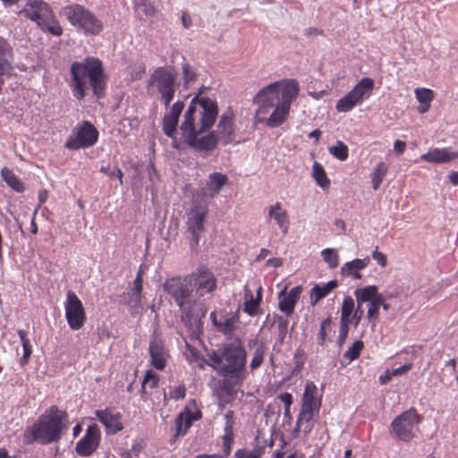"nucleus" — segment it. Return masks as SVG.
Wrapping results in <instances>:
<instances>
[{
    "instance_id": "obj_44",
    "label": "nucleus",
    "mask_w": 458,
    "mask_h": 458,
    "mask_svg": "<svg viewBox=\"0 0 458 458\" xmlns=\"http://www.w3.org/2000/svg\"><path fill=\"white\" fill-rule=\"evenodd\" d=\"M364 344L362 341H356L352 344V345L344 352V357L350 361L356 360L360 354L361 350L363 349Z\"/></svg>"
},
{
    "instance_id": "obj_24",
    "label": "nucleus",
    "mask_w": 458,
    "mask_h": 458,
    "mask_svg": "<svg viewBox=\"0 0 458 458\" xmlns=\"http://www.w3.org/2000/svg\"><path fill=\"white\" fill-rule=\"evenodd\" d=\"M370 259L369 257L364 259H355L346 262L341 268V274L344 276H352L355 279H360V271L369 266Z\"/></svg>"
},
{
    "instance_id": "obj_8",
    "label": "nucleus",
    "mask_w": 458,
    "mask_h": 458,
    "mask_svg": "<svg viewBox=\"0 0 458 458\" xmlns=\"http://www.w3.org/2000/svg\"><path fill=\"white\" fill-rule=\"evenodd\" d=\"M321 400L318 395V387L313 382H308L301 399V410L298 417L297 427L300 430L309 432L310 421L318 412Z\"/></svg>"
},
{
    "instance_id": "obj_47",
    "label": "nucleus",
    "mask_w": 458,
    "mask_h": 458,
    "mask_svg": "<svg viewBox=\"0 0 458 458\" xmlns=\"http://www.w3.org/2000/svg\"><path fill=\"white\" fill-rule=\"evenodd\" d=\"M331 325V319L330 318H326L322 321L320 325V329L318 336V343L320 345H323L325 343L326 335H327V330L330 328Z\"/></svg>"
},
{
    "instance_id": "obj_36",
    "label": "nucleus",
    "mask_w": 458,
    "mask_h": 458,
    "mask_svg": "<svg viewBox=\"0 0 458 458\" xmlns=\"http://www.w3.org/2000/svg\"><path fill=\"white\" fill-rule=\"evenodd\" d=\"M239 324V318L236 316H225L223 321L220 322L217 331L223 333L225 335H231Z\"/></svg>"
},
{
    "instance_id": "obj_28",
    "label": "nucleus",
    "mask_w": 458,
    "mask_h": 458,
    "mask_svg": "<svg viewBox=\"0 0 458 458\" xmlns=\"http://www.w3.org/2000/svg\"><path fill=\"white\" fill-rule=\"evenodd\" d=\"M244 292L245 301L243 303V311L250 316H255L257 315L258 308L261 301L262 288L259 287L256 297L253 296L251 291L247 287L244 288Z\"/></svg>"
},
{
    "instance_id": "obj_43",
    "label": "nucleus",
    "mask_w": 458,
    "mask_h": 458,
    "mask_svg": "<svg viewBox=\"0 0 458 458\" xmlns=\"http://www.w3.org/2000/svg\"><path fill=\"white\" fill-rule=\"evenodd\" d=\"M415 96L420 104H430L434 98L433 90L426 88H417L415 89Z\"/></svg>"
},
{
    "instance_id": "obj_42",
    "label": "nucleus",
    "mask_w": 458,
    "mask_h": 458,
    "mask_svg": "<svg viewBox=\"0 0 458 458\" xmlns=\"http://www.w3.org/2000/svg\"><path fill=\"white\" fill-rule=\"evenodd\" d=\"M354 310V301L351 296L344 299L341 311V320L350 322V317Z\"/></svg>"
},
{
    "instance_id": "obj_55",
    "label": "nucleus",
    "mask_w": 458,
    "mask_h": 458,
    "mask_svg": "<svg viewBox=\"0 0 458 458\" xmlns=\"http://www.w3.org/2000/svg\"><path fill=\"white\" fill-rule=\"evenodd\" d=\"M349 323L348 321H342L341 320V327H340V331H339V342L340 344H342L344 339L346 338L347 336V334H348V330H349Z\"/></svg>"
},
{
    "instance_id": "obj_41",
    "label": "nucleus",
    "mask_w": 458,
    "mask_h": 458,
    "mask_svg": "<svg viewBox=\"0 0 458 458\" xmlns=\"http://www.w3.org/2000/svg\"><path fill=\"white\" fill-rule=\"evenodd\" d=\"M233 441V425L228 420L225 428V436L223 437V449L225 455H228L231 451V445Z\"/></svg>"
},
{
    "instance_id": "obj_13",
    "label": "nucleus",
    "mask_w": 458,
    "mask_h": 458,
    "mask_svg": "<svg viewBox=\"0 0 458 458\" xmlns=\"http://www.w3.org/2000/svg\"><path fill=\"white\" fill-rule=\"evenodd\" d=\"M64 309L69 327L72 330L81 329L86 321V313L82 302L74 292H67Z\"/></svg>"
},
{
    "instance_id": "obj_5",
    "label": "nucleus",
    "mask_w": 458,
    "mask_h": 458,
    "mask_svg": "<svg viewBox=\"0 0 458 458\" xmlns=\"http://www.w3.org/2000/svg\"><path fill=\"white\" fill-rule=\"evenodd\" d=\"M208 357L211 361L208 365L222 376L236 379L242 377L246 364V352L240 340L225 345L220 352H212Z\"/></svg>"
},
{
    "instance_id": "obj_1",
    "label": "nucleus",
    "mask_w": 458,
    "mask_h": 458,
    "mask_svg": "<svg viewBox=\"0 0 458 458\" xmlns=\"http://www.w3.org/2000/svg\"><path fill=\"white\" fill-rule=\"evenodd\" d=\"M218 108L216 101L203 98L191 102L180 126L185 142L199 151H210L218 142L230 144L233 135V115L231 111L223 114L215 131L204 134L217 118Z\"/></svg>"
},
{
    "instance_id": "obj_48",
    "label": "nucleus",
    "mask_w": 458,
    "mask_h": 458,
    "mask_svg": "<svg viewBox=\"0 0 458 458\" xmlns=\"http://www.w3.org/2000/svg\"><path fill=\"white\" fill-rule=\"evenodd\" d=\"M100 172L109 175L111 178H118L120 183L123 184V172L119 167H114L113 170L110 169L109 165L102 166Z\"/></svg>"
},
{
    "instance_id": "obj_14",
    "label": "nucleus",
    "mask_w": 458,
    "mask_h": 458,
    "mask_svg": "<svg viewBox=\"0 0 458 458\" xmlns=\"http://www.w3.org/2000/svg\"><path fill=\"white\" fill-rule=\"evenodd\" d=\"M64 13L72 26L79 29H97L100 27L93 13L80 4H72L64 9Z\"/></svg>"
},
{
    "instance_id": "obj_7",
    "label": "nucleus",
    "mask_w": 458,
    "mask_h": 458,
    "mask_svg": "<svg viewBox=\"0 0 458 458\" xmlns=\"http://www.w3.org/2000/svg\"><path fill=\"white\" fill-rule=\"evenodd\" d=\"M177 75L173 69L166 67L157 68L148 81V90L156 91L165 108L169 107L174 99L176 89Z\"/></svg>"
},
{
    "instance_id": "obj_18",
    "label": "nucleus",
    "mask_w": 458,
    "mask_h": 458,
    "mask_svg": "<svg viewBox=\"0 0 458 458\" xmlns=\"http://www.w3.org/2000/svg\"><path fill=\"white\" fill-rule=\"evenodd\" d=\"M184 108L182 101H176L173 106L169 105L162 121V129L164 133L169 138H174L176 134V128L178 119Z\"/></svg>"
},
{
    "instance_id": "obj_40",
    "label": "nucleus",
    "mask_w": 458,
    "mask_h": 458,
    "mask_svg": "<svg viewBox=\"0 0 458 458\" xmlns=\"http://www.w3.org/2000/svg\"><path fill=\"white\" fill-rule=\"evenodd\" d=\"M158 385V377L152 370H148L141 383V391L147 394V389H153Z\"/></svg>"
},
{
    "instance_id": "obj_63",
    "label": "nucleus",
    "mask_w": 458,
    "mask_h": 458,
    "mask_svg": "<svg viewBox=\"0 0 458 458\" xmlns=\"http://www.w3.org/2000/svg\"><path fill=\"white\" fill-rule=\"evenodd\" d=\"M48 197V192L46 190L40 191L38 193V200L39 204H43L46 202Z\"/></svg>"
},
{
    "instance_id": "obj_22",
    "label": "nucleus",
    "mask_w": 458,
    "mask_h": 458,
    "mask_svg": "<svg viewBox=\"0 0 458 458\" xmlns=\"http://www.w3.org/2000/svg\"><path fill=\"white\" fill-rule=\"evenodd\" d=\"M267 216L276 222L284 235L288 233L290 225L289 216L280 202H276L268 207Z\"/></svg>"
},
{
    "instance_id": "obj_25",
    "label": "nucleus",
    "mask_w": 458,
    "mask_h": 458,
    "mask_svg": "<svg viewBox=\"0 0 458 458\" xmlns=\"http://www.w3.org/2000/svg\"><path fill=\"white\" fill-rule=\"evenodd\" d=\"M13 58V48L5 39L0 38V75L11 73Z\"/></svg>"
},
{
    "instance_id": "obj_64",
    "label": "nucleus",
    "mask_w": 458,
    "mask_h": 458,
    "mask_svg": "<svg viewBox=\"0 0 458 458\" xmlns=\"http://www.w3.org/2000/svg\"><path fill=\"white\" fill-rule=\"evenodd\" d=\"M449 180L453 184L458 185V172H451L449 174Z\"/></svg>"
},
{
    "instance_id": "obj_52",
    "label": "nucleus",
    "mask_w": 458,
    "mask_h": 458,
    "mask_svg": "<svg viewBox=\"0 0 458 458\" xmlns=\"http://www.w3.org/2000/svg\"><path fill=\"white\" fill-rule=\"evenodd\" d=\"M186 388L183 385H180L174 388L170 394V397L174 400L183 399L185 397Z\"/></svg>"
},
{
    "instance_id": "obj_20",
    "label": "nucleus",
    "mask_w": 458,
    "mask_h": 458,
    "mask_svg": "<svg viewBox=\"0 0 458 458\" xmlns=\"http://www.w3.org/2000/svg\"><path fill=\"white\" fill-rule=\"evenodd\" d=\"M148 351L151 365L155 369L162 370L165 367L168 357L163 341L157 335H154L149 343Z\"/></svg>"
},
{
    "instance_id": "obj_6",
    "label": "nucleus",
    "mask_w": 458,
    "mask_h": 458,
    "mask_svg": "<svg viewBox=\"0 0 458 458\" xmlns=\"http://www.w3.org/2000/svg\"><path fill=\"white\" fill-rule=\"evenodd\" d=\"M165 291L170 294L180 310L187 316H191L197 299L193 294V288L189 275L183 277H172L164 284Z\"/></svg>"
},
{
    "instance_id": "obj_39",
    "label": "nucleus",
    "mask_w": 458,
    "mask_h": 458,
    "mask_svg": "<svg viewBox=\"0 0 458 458\" xmlns=\"http://www.w3.org/2000/svg\"><path fill=\"white\" fill-rule=\"evenodd\" d=\"M328 151L335 158L344 161L348 157L349 149L348 147L341 140L336 142V145L329 147Z\"/></svg>"
},
{
    "instance_id": "obj_62",
    "label": "nucleus",
    "mask_w": 458,
    "mask_h": 458,
    "mask_svg": "<svg viewBox=\"0 0 458 458\" xmlns=\"http://www.w3.org/2000/svg\"><path fill=\"white\" fill-rule=\"evenodd\" d=\"M391 371H386L384 375L379 377V382L381 385H386L392 377Z\"/></svg>"
},
{
    "instance_id": "obj_60",
    "label": "nucleus",
    "mask_w": 458,
    "mask_h": 458,
    "mask_svg": "<svg viewBox=\"0 0 458 458\" xmlns=\"http://www.w3.org/2000/svg\"><path fill=\"white\" fill-rule=\"evenodd\" d=\"M267 265L273 267H279L283 265V260L280 258H272L267 261Z\"/></svg>"
},
{
    "instance_id": "obj_15",
    "label": "nucleus",
    "mask_w": 458,
    "mask_h": 458,
    "mask_svg": "<svg viewBox=\"0 0 458 458\" xmlns=\"http://www.w3.org/2000/svg\"><path fill=\"white\" fill-rule=\"evenodd\" d=\"M191 286L196 288V294L199 297L205 293H212L216 288V279L212 272L206 267H199L195 272L189 275Z\"/></svg>"
},
{
    "instance_id": "obj_57",
    "label": "nucleus",
    "mask_w": 458,
    "mask_h": 458,
    "mask_svg": "<svg viewBox=\"0 0 458 458\" xmlns=\"http://www.w3.org/2000/svg\"><path fill=\"white\" fill-rule=\"evenodd\" d=\"M361 307L362 306H359V304H357V309L354 310V313L352 315V320L355 326H357L360 322L363 317L364 311L361 309Z\"/></svg>"
},
{
    "instance_id": "obj_11",
    "label": "nucleus",
    "mask_w": 458,
    "mask_h": 458,
    "mask_svg": "<svg viewBox=\"0 0 458 458\" xmlns=\"http://www.w3.org/2000/svg\"><path fill=\"white\" fill-rule=\"evenodd\" d=\"M354 296L359 306H362L365 302L369 303L367 318L375 326L378 318L379 309L383 304V294L378 293L377 286L368 285L357 288L354 291Z\"/></svg>"
},
{
    "instance_id": "obj_34",
    "label": "nucleus",
    "mask_w": 458,
    "mask_h": 458,
    "mask_svg": "<svg viewBox=\"0 0 458 458\" xmlns=\"http://www.w3.org/2000/svg\"><path fill=\"white\" fill-rule=\"evenodd\" d=\"M3 180L17 192H22L24 191V185L20 179L14 174V173L4 167L1 171Z\"/></svg>"
},
{
    "instance_id": "obj_16",
    "label": "nucleus",
    "mask_w": 458,
    "mask_h": 458,
    "mask_svg": "<svg viewBox=\"0 0 458 458\" xmlns=\"http://www.w3.org/2000/svg\"><path fill=\"white\" fill-rule=\"evenodd\" d=\"M208 214L206 207L196 206L192 208L187 216L188 232L191 234L192 245L199 244V235L204 231V221Z\"/></svg>"
},
{
    "instance_id": "obj_4",
    "label": "nucleus",
    "mask_w": 458,
    "mask_h": 458,
    "mask_svg": "<svg viewBox=\"0 0 458 458\" xmlns=\"http://www.w3.org/2000/svg\"><path fill=\"white\" fill-rule=\"evenodd\" d=\"M66 414L61 411L57 406H51L39 416L38 420L24 431L26 444L38 442L47 445L57 442L62 437V432L65 428L64 420Z\"/></svg>"
},
{
    "instance_id": "obj_33",
    "label": "nucleus",
    "mask_w": 458,
    "mask_h": 458,
    "mask_svg": "<svg viewBox=\"0 0 458 458\" xmlns=\"http://www.w3.org/2000/svg\"><path fill=\"white\" fill-rule=\"evenodd\" d=\"M48 12V6L47 4L40 2L38 8L35 9L33 6H31L30 9H25L23 13L26 14L28 18H30L31 21H35L38 26L42 27L43 26V13H47Z\"/></svg>"
},
{
    "instance_id": "obj_54",
    "label": "nucleus",
    "mask_w": 458,
    "mask_h": 458,
    "mask_svg": "<svg viewBox=\"0 0 458 458\" xmlns=\"http://www.w3.org/2000/svg\"><path fill=\"white\" fill-rule=\"evenodd\" d=\"M372 258L382 267H385L387 264L386 256L384 253L377 251V250L372 252Z\"/></svg>"
},
{
    "instance_id": "obj_46",
    "label": "nucleus",
    "mask_w": 458,
    "mask_h": 458,
    "mask_svg": "<svg viewBox=\"0 0 458 458\" xmlns=\"http://www.w3.org/2000/svg\"><path fill=\"white\" fill-rule=\"evenodd\" d=\"M191 426V419L189 415L180 414L176 420L177 434H184Z\"/></svg>"
},
{
    "instance_id": "obj_45",
    "label": "nucleus",
    "mask_w": 458,
    "mask_h": 458,
    "mask_svg": "<svg viewBox=\"0 0 458 458\" xmlns=\"http://www.w3.org/2000/svg\"><path fill=\"white\" fill-rule=\"evenodd\" d=\"M321 255L329 267L335 268L338 266V254L335 249H325L322 250Z\"/></svg>"
},
{
    "instance_id": "obj_58",
    "label": "nucleus",
    "mask_w": 458,
    "mask_h": 458,
    "mask_svg": "<svg viewBox=\"0 0 458 458\" xmlns=\"http://www.w3.org/2000/svg\"><path fill=\"white\" fill-rule=\"evenodd\" d=\"M281 401L284 403V406L286 407V411H289L290 406L293 403V396L289 393H284L280 395Z\"/></svg>"
},
{
    "instance_id": "obj_29",
    "label": "nucleus",
    "mask_w": 458,
    "mask_h": 458,
    "mask_svg": "<svg viewBox=\"0 0 458 458\" xmlns=\"http://www.w3.org/2000/svg\"><path fill=\"white\" fill-rule=\"evenodd\" d=\"M338 285L336 280H332L324 285L315 284L310 293L311 305H316Z\"/></svg>"
},
{
    "instance_id": "obj_12",
    "label": "nucleus",
    "mask_w": 458,
    "mask_h": 458,
    "mask_svg": "<svg viewBox=\"0 0 458 458\" xmlns=\"http://www.w3.org/2000/svg\"><path fill=\"white\" fill-rule=\"evenodd\" d=\"M98 137V132L96 128L89 122L84 121L78 123L72 130L68 140L65 143V148L69 149H79L93 146Z\"/></svg>"
},
{
    "instance_id": "obj_35",
    "label": "nucleus",
    "mask_w": 458,
    "mask_h": 458,
    "mask_svg": "<svg viewBox=\"0 0 458 458\" xmlns=\"http://www.w3.org/2000/svg\"><path fill=\"white\" fill-rule=\"evenodd\" d=\"M312 176L323 190L329 188L330 181L328 180L323 166L317 161H315L312 165Z\"/></svg>"
},
{
    "instance_id": "obj_27",
    "label": "nucleus",
    "mask_w": 458,
    "mask_h": 458,
    "mask_svg": "<svg viewBox=\"0 0 458 458\" xmlns=\"http://www.w3.org/2000/svg\"><path fill=\"white\" fill-rule=\"evenodd\" d=\"M301 293V286H295L281 300L279 308L286 316H290L294 310L295 304Z\"/></svg>"
},
{
    "instance_id": "obj_9",
    "label": "nucleus",
    "mask_w": 458,
    "mask_h": 458,
    "mask_svg": "<svg viewBox=\"0 0 458 458\" xmlns=\"http://www.w3.org/2000/svg\"><path fill=\"white\" fill-rule=\"evenodd\" d=\"M420 423V415L414 408H411L392 421L391 428L398 439L410 442L416 436Z\"/></svg>"
},
{
    "instance_id": "obj_2",
    "label": "nucleus",
    "mask_w": 458,
    "mask_h": 458,
    "mask_svg": "<svg viewBox=\"0 0 458 458\" xmlns=\"http://www.w3.org/2000/svg\"><path fill=\"white\" fill-rule=\"evenodd\" d=\"M295 80H281L260 89L253 102L258 106L256 123H266L270 128L278 127L286 119L292 102L299 95Z\"/></svg>"
},
{
    "instance_id": "obj_3",
    "label": "nucleus",
    "mask_w": 458,
    "mask_h": 458,
    "mask_svg": "<svg viewBox=\"0 0 458 458\" xmlns=\"http://www.w3.org/2000/svg\"><path fill=\"white\" fill-rule=\"evenodd\" d=\"M72 79L70 86L75 98L82 99L89 81L93 93L101 98L106 87V77L102 63L95 57H88L82 62H73L71 64Z\"/></svg>"
},
{
    "instance_id": "obj_51",
    "label": "nucleus",
    "mask_w": 458,
    "mask_h": 458,
    "mask_svg": "<svg viewBox=\"0 0 458 458\" xmlns=\"http://www.w3.org/2000/svg\"><path fill=\"white\" fill-rule=\"evenodd\" d=\"M142 446L140 444H134L130 450L123 453V457L126 458L130 456L131 458H138L140 454L141 453Z\"/></svg>"
},
{
    "instance_id": "obj_37",
    "label": "nucleus",
    "mask_w": 458,
    "mask_h": 458,
    "mask_svg": "<svg viewBox=\"0 0 458 458\" xmlns=\"http://www.w3.org/2000/svg\"><path fill=\"white\" fill-rule=\"evenodd\" d=\"M253 344L256 345V347L254 350L253 358L250 364L251 370L256 369L261 365L266 353V347L263 344H257L256 341H253Z\"/></svg>"
},
{
    "instance_id": "obj_21",
    "label": "nucleus",
    "mask_w": 458,
    "mask_h": 458,
    "mask_svg": "<svg viewBox=\"0 0 458 458\" xmlns=\"http://www.w3.org/2000/svg\"><path fill=\"white\" fill-rule=\"evenodd\" d=\"M227 183V175L217 172L212 173L206 181L205 186L201 188V193L204 197L212 199L216 197L220 192L223 186Z\"/></svg>"
},
{
    "instance_id": "obj_56",
    "label": "nucleus",
    "mask_w": 458,
    "mask_h": 458,
    "mask_svg": "<svg viewBox=\"0 0 458 458\" xmlns=\"http://www.w3.org/2000/svg\"><path fill=\"white\" fill-rule=\"evenodd\" d=\"M412 367V364L411 363H409V364H405L403 366H401L397 369H394L391 370V374L392 376H400V375H403L404 373H406L407 371H409Z\"/></svg>"
},
{
    "instance_id": "obj_17",
    "label": "nucleus",
    "mask_w": 458,
    "mask_h": 458,
    "mask_svg": "<svg viewBox=\"0 0 458 458\" xmlns=\"http://www.w3.org/2000/svg\"><path fill=\"white\" fill-rule=\"evenodd\" d=\"M142 273L138 272L136 278L133 281V287L126 293H123V302L129 308L131 314H139L142 311Z\"/></svg>"
},
{
    "instance_id": "obj_10",
    "label": "nucleus",
    "mask_w": 458,
    "mask_h": 458,
    "mask_svg": "<svg viewBox=\"0 0 458 458\" xmlns=\"http://www.w3.org/2000/svg\"><path fill=\"white\" fill-rule=\"evenodd\" d=\"M374 88V81L370 78H362L345 96L341 98L335 106L340 113H347L353 109L364 98H368Z\"/></svg>"
},
{
    "instance_id": "obj_53",
    "label": "nucleus",
    "mask_w": 458,
    "mask_h": 458,
    "mask_svg": "<svg viewBox=\"0 0 458 458\" xmlns=\"http://www.w3.org/2000/svg\"><path fill=\"white\" fill-rule=\"evenodd\" d=\"M145 73V67L141 64L132 67L131 72V78L132 80H140Z\"/></svg>"
},
{
    "instance_id": "obj_23",
    "label": "nucleus",
    "mask_w": 458,
    "mask_h": 458,
    "mask_svg": "<svg viewBox=\"0 0 458 458\" xmlns=\"http://www.w3.org/2000/svg\"><path fill=\"white\" fill-rule=\"evenodd\" d=\"M458 157V152L450 148H434L420 156V159L429 163H446Z\"/></svg>"
},
{
    "instance_id": "obj_19",
    "label": "nucleus",
    "mask_w": 458,
    "mask_h": 458,
    "mask_svg": "<svg viewBox=\"0 0 458 458\" xmlns=\"http://www.w3.org/2000/svg\"><path fill=\"white\" fill-rule=\"evenodd\" d=\"M100 433L97 426H89L86 435L77 443L76 452L81 456L90 455L98 447Z\"/></svg>"
},
{
    "instance_id": "obj_38",
    "label": "nucleus",
    "mask_w": 458,
    "mask_h": 458,
    "mask_svg": "<svg viewBox=\"0 0 458 458\" xmlns=\"http://www.w3.org/2000/svg\"><path fill=\"white\" fill-rule=\"evenodd\" d=\"M18 335L21 339L22 348H23V355L21 358V365H25L29 362L30 357L31 355V347L30 344V340L27 337V334L23 330H18Z\"/></svg>"
},
{
    "instance_id": "obj_26",
    "label": "nucleus",
    "mask_w": 458,
    "mask_h": 458,
    "mask_svg": "<svg viewBox=\"0 0 458 458\" xmlns=\"http://www.w3.org/2000/svg\"><path fill=\"white\" fill-rule=\"evenodd\" d=\"M98 420L112 433L120 431L123 427L119 421V416L113 414L109 410L97 411Z\"/></svg>"
},
{
    "instance_id": "obj_31",
    "label": "nucleus",
    "mask_w": 458,
    "mask_h": 458,
    "mask_svg": "<svg viewBox=\"0 0 458 458\" xmlns=\"http://www.w3.org/2000/svg\"><path fill=\"white\" fill-rule=\"evenodd\" d=\"M160 0H140L136 11L139 15L153 17L158 11Z\"/></svg>"
},
{
    "instance_id": "obj_50",
    "label": "nucleus",
    "mask_w": 458,
    "mask_h": 458,
    "mask_svg": "<svg viewBox=\"0 0 458 458\" xmlns=\"http://www.w3.org/2000/svg\"><path fill=\"white\" fill-rule=\"evenodd\" d=\"M288 328V321L282 317L278 318V337L283 342L286 336Z\"/></svg>"
},
{
    "instance_id": "obj_49",
    "label": "nucleus",
    "mask_w": 458,
    "mask_h": 458,
    "mask_svg": "<svg viewBox=\"0 0 458 458\" xmlns=\"http://www.w3.org/2000/svg\"><path fill=\"white\" fill-rule=\"evenodd\" d=\"M234 456L235 458H260V452L259 450L239 449L235 452Z\"/></svg>"
},
{
    "instance_id": "obj_30",
    "label": "nucleus",
    "mask_w": 458,
    "mask_h": 458,
    "mask_svg": "<svg viewBox=\"0 0 458 458\" xmlns=\"http://www.w3.org/2000/svg\"><path fill=\"white\" fill-rule=\"evenodd\" d=\"M182 81L185 89L191 88L199 79L197 68L191 64L184 62L182 65Z\"/></svg>"
},
{
    "instance_id": "obj_32",
    "label": "nucleus",
    "mask_w": 458,
    "mask_h": 458,
    "mask_svg": "<svg viewBox=\"0 0 458 458\" xmlns=\"http://www.w3.org/2000/svg\"><path fill=\"white\" fill-rule=\"evenodd\" d=\"M388 171V165L384 162H378L370 174L372 188L377 191L384 181Z\"/></svg>"
},
{
    "instance_id": "obj_59",
    "label": "nucleus",
    "mask_w": 458,
    "mask_h": 458,
    "mask_svg": "<svg viewBox=\"0 0 458 458\" xmlns=\"http://www.w3.org/2000/svg\"><path fill=\"white\" fill-rule=\"evenodd\" d=\"M406 148V143L402 140H396L394 144V151L398 154H402Z\"/></svg>"
},
{
    "instance_id": "obj_61",
    "label": "nucleus",
    "mask_w": 458,
    "mask_h": 458,
    "mask_svg": "<svg viewBox=\"0 0 458 458\" xmlns=\"http://www.w3.org/2000/svg\"><path fill=\"white\" fill-rule=\"evenodd\" d=\"M182 26L185 29H187L190 26H191V17H190V15L187 13H182Z\"/></svg>"
}]
</instances>
